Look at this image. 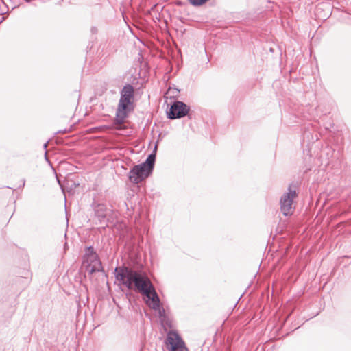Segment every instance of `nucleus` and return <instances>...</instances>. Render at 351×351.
<instances>
[{
	"instance_id": "1",
	"label": "nucleus",
	"mask_w": 351,
	"mask_h": 351,
	"mask_svg": "<svg viewBox=\"0 0 351 351\" xmlns=\"http://www.w3.org/2000/svg\"><path fill=\"white\" fill-rule=\"evenodd\" d=\"M116 280L129 289H135L145 297L146 304L160 317L164 315L165 311L160 307V299L153 285L147 275L141 271H136L125 267L115 269Z\"/></svg>"
},
{
	"instance_id": "2",
	"label": "nucleus",
	"mask_w": 351,
	"mask_h": 351,
	"mask_svg": "<svg viewBox=\"0 0 351 351\" xmlns=\"http://www.w3.org/2000/svg\"><path fill=\"white\" fill-rule=\"evenodd\" d=\"M134 88L131 85L125 86L121 91L116 117L119 123H122L128 113L133 110Z\"/></svg>"
},
{
	"instance_id": "3",
	"label": "nucleus",
	"mask_w": 351,
	"mask_h": 351,
	"mask_svg": "<svg viewBox=\"0 0 351 351\" xmlns=\"http://www.w3.org/2000/svg\"><path fill=\"white\" fill-rule=\"evenodd\" d=\"M155 162V154H150L145 162L135 165L129 172V180L134 184H138L147 178L152 172Z\"/></svg>"
},
{
	"instance_id": "4",
	"label": "nucleus",
	"mask_w": 351,
	"mask_h": 351,
	"mask_svg": "<svg viewBox=\"0 0 351 351\" xmlns=\"http://www.w3.org/2000/svg\"><path fill=\"white\" fill-rule=\"evenodd\" d=\"M83 266L88 274L99 271L101 268V263L97 254L92 247H88L86 250L83 261Z\"/></svg>"
},
{
	"instance_id": "5",
	"label": "nucleus",
	"mask_w": 351,
	"mask_h": 351,
	"mask_svg": "<svg viewBox=\"0 0 351 351\" xmlns=\"http://www.w3.org/2000/svg\"><path fill=\"white\" fill-rule=\"evenodd\" d=\"M83 266L88 274L99 271L101 268V263L97 254L92 247H88L86 250L83 261Z\"/></svg>"
},
{
	"instance_id": "6",
	"label": "nucleus",
	"mask_w": 351,
	"mask_h": 351,
	"mask_svg": "<svg viewBox=\"0 0 351 351\" xmlns=\"http://www.w3.org/2000/svg\"><path fill=\"white\" fill-rule=\"evenodd\" d=\"M297 193L295 189L289 186L287 192L285 193L280 198V204L282 214L285 216L290 215L293 213V202L296 197Z\"/></svg>"
},
{
	"instance_id": "7",
	"label": "nucleus",
	"mask_w": 351,
	"mask_h": 351,
	"mask_svg": "<svg viewBox=\"0 0 351 351\" xmlns=\"http://www.w3.org/2000/svg\"><path fill=\"white\" fill-rule=\"evenodd\" d=\"M165 345L169 351H189L182 338L175 331L167 333Z\"/></svg>"
},
{
	"instance_id": "8",
	"label": "nucleus",
	"mask_w": 351,
	"mask_h": 351,
	"mask_svg": "<svg viewBox=\"0 0 351 351\" xmlns=\"http://www.w3.org/2000/svg\"><path fill=\"white\" fill-rule=\"evenodd\" d=\"M189 108L182 101H176L171 106L170 110L168 113V117L170 119L181 118L187 114Z\"/></svg>"
},
{
	"instance_id": "9",
	"label": "nucleus",
	"mask_w": 351,
	"mask_h": 351,
	"mask_svg": "<svg viewBox=\"0 0 351 351\" xmlns=\"http://www.w3.org/2000/svg\"><path fill=\"white\" fill-rule=\"evenodd\" d=\"M189 3L194 6H200L204 4L208 0H188Z\"/></svg>"
},
{
	"instance_id": "10",
	"label": "nucleus",
	"mask_w": 351,
	"mask_h": 351,
	"mask_svg": "<svg viewBox=\"0 0 351 351\" xmlns=\"http://www.w3.org/2000/svg\"><path fill=\"white\" fill-rule=\"evenodd\" d=\"M325 8H327L328 9V12L326 13V14H325L323 17H326L329 14V12H330V6L327 4H325V3H322L320 4L317 8V12H319V10L321 9H325Z\"/></svg>"
},
{
	"instance_id": "11",
	"label": "nucleus",
	"mask_w": 351,
	"mask_h": 351,
	"mask_svg": "<svg viewBox=\"0 0 351 351\" xmlns=\"http://www.w3.org/2000/svg\"><path fill=\"white\" fill-rule=\"evenodd\" d=\"M47 143H45V144L44 145V148H45V149H46V148H47Z\"/></svg>"
}]
</instances>
